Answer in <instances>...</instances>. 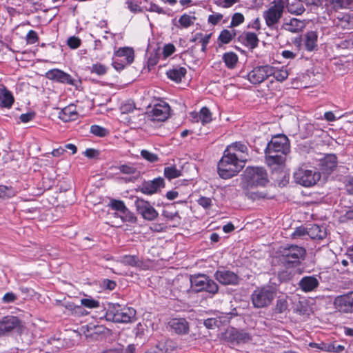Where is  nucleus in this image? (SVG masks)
I'll list each match as a JSON object with an SVG mask.
<instances>
[{
    "mask_svg": "<svg viewBox=\"0 0 353 353\" xmlns=\"http://www.w3.org/2000/svg\"><path fill=\"white\" fill-rule=\"evenodd\" d=\"M306 250L297 245H287L279 249L278 256L279 263L287 269L299 266L305 260Z\"/></svg>",
    "mask_w": 353,
    "mask_h": 353,
    "instance_id": "nucleus-1",
    "label": "nucleus"
},
{
    "mask_svg": "<svg viewBox=\"0 0 353 353\" xmlns=\"http://www.w3.org/2000/svg\"><path fill=\"white\" fill-rule=\"evenodd\" d=\"M230 151L229 152L225 150L217 165L218 174L223 179L237 175L245 166V162L232 154Z\"/></svg>",
    "mask_w": 353,
    "mask_h": 353,
    "instance_id": "nucleus-2",
    "label": "nucleus"
},
{
    "mask_svg": "<svg viewBox=\"0 0 353 353\" xmlns=\"http://www.w3.org/2000/svg\"><path fill=\"white\" fill-rule=\"evenodd\" d=\"M136 310L131 307L109 303L105 317L107 321L118 323H128L136 321Z\"/></svg>",
    "mask_w": 353,
    "mask_h": 353,
    "instance_id": "nucleus-3",
    "label": "nucleus"
},
{
    "mask_svg": "<svg viewBox=\"0 0 353 353\" xmlns=\"http://www.w3.org/2000/svg\"><path fill=\"white\" fill-rule=\"evenodd\" d=\"M276 294L275 288L266 285L257 287L251 294L252 303L255 308H264L270 305Z\"/></svg>",
    "mask_w": 353,
    "mask_h": 353,
    "instance_id": "nucleus-4",
    "label": "nucleus"
},
{
    "mask_svg": "<svg viewBox=\"0 0 353 353\" xmlns=\"http://www.w3.org/2000/svg\"><path fill=\"white\" fill-rule=\"evenodd\" d=\"M268 182V174L263 168L248 167L243 172V185L264 187Z\"/></svg>",
    "mask_w": 353,
    "mask_h": 353,
    "instance_id": "nucleus-5",
    "label": "nucleus"
},
{
    "mask_svg": "<svg viewBox=\"0 0 353 353\" xmlns=\"http://www.w3.org/2000/svg\"><path fill=\"white\" fill-rule=\"evenodd\" d=\"M294 181L304 187L313 186L321 179V173L316 168L307 167L299 168L294 172Z\"/></svg>",
    "mask_w": 353,
    "mask_h": 353,
    "instance_id": "nucleus-6",
    "label": "nucleus"
},
{
    "mask_svg": "<svg viewBox=\"0 0 353 353\" xmlns=\"http://www.w3.org/2000/svg\"><path fill=\"white\" fill-rule=\"evenodd\" d=\"M282 0H274L269 8L263 12V18L269 28L277 24L283 16V3Z\"/></svg>",
    "mask_w": 353,
    "mask_h": 353,
    "instance_id": "nucleus-7",
    "label": "nucleus"
},
{
    "mask_svg": "<svg viewBox=\"0 0 353 353\" xmlns=\"http://www.w3.org/2000/svg\"><path fill=\"white\" fill-rule=\"evenodd\" d=\"M222 339L232 345L246 343L252 340L250 333L244 330H239L235 327H229L223 334Z\"/></svg>",
    "mask_w": 353,
    "mask_h": 353,
    "instance_id": "nucleus-8",
    "label": "nucleus"
},
{
    "mask_svg": "<svg viewBox=\"0 0 353 353\" xmlns=\"http://www.w3.org/2000/svg\"><path fill=\"white\" fill-rule=\"evenodd\" d=\"M114 55L117 58L113 60L112 65L119 72L134 61V50L132 48H121L114 52Z\"/></svg>",
    "mask_w": 353,
    "mask_h": 353,
    "instance_id": "nucleus-9",
    "label": "nucleus"
},
{
    "mask_svg": "<svg viewBox=\"0 0 353 353\" xmlns=\"http://www.w3.org/2000/svg\"><path fill=\"white\" fill-rule=\"evenodd\" d=\"M265 150H270V152H281L287 155L290 151V141L284 134L274 136L268 142Z\"/></svg>",
    "mask_w": 353,
    "mask_h": 353,
    "instance_id": "nucleus-10",
    "label": "nucleus"
},
{
    "mask_svg": "<svg viewBox=\"0 0 353 353\" xmlns=\"http://www.w3.org/2000/svg\"><path fill=\"white\" fill-rule=\"evenodd\" d=\"M134 205L138 214L141 215L145 220L152 221L159 216L158 212L148 201L137 197L134 201Z\"/></svg>",
    "mask_w": 353,
    "mask_h": 353,
    "instance_id": "nucleus-11",
    "label": "nucleus"
},
{
    "mask_svg": "<svg viewBox=\"0 0 353 353\" xmlns=\"http://www.w3.org/2000/svg\"><path fill=\"white\" fill-rule=\"evenodd\" d=\"M272 66L264 65L253 68L248 74V79L252 84H260L269 77H271Z\"/></svg>",
    "mask_w": 353,
    "mask_h": 353,
    "instance_id": "nucleus-12",
    "label": "nucleus"
},
{
    "mask_svg": "<svg viewBox=\"0 0 353 353\" xmlns=\"http://www.w3.org/2000/svg\"><path fill=\"white\" fill-rule=\"evenodd\" d=\"M333 304L338 311L346 314H352L353 292L336 296Z\"/></svg>",
    "mask_w": 353,
    "mask_h": 353,
    "instance_id": "nucleus-13",
    "label": "nucleus"
},
{
    "mask_svg": "<svg viewBox=\"0 0 353 353\" xmlns=\"http://www.w3.org/2000/svg\"><path fill=\"white\" fill-rule=\"evenodd\" d=\"M214 279L223 285H237L241 278L235 272L228 270H218L214 274Z\"/></svg>",
    "mask_w": 353,
    "mask_h": 353,
    "instance_id": "nucleus-14",
    "label": "nucleus"
},
{
    "mask_svg": "<svg viewBox=\"0 0 353 353\" xmlns=\"http://www.w3.org/2000/svg\"><path fill=\"white\" fill-rule=\"evenodd\" d=\"M165 187L164 179L161 177L156 178L152 181H145L136 190L140 191L144 194L152 195L157 193L161 188Z\"/></svg>",
    "mask_w": 353,
    "mask_h": 353,
    "instance_id": "nucleus-15",
    "label": "nucleus"
},
{
    "mask_svg": "<svg viewBox=\"0 0 353 353\" xmlns=\"http://www.w3.org/2000/svg\"><path fill=\"white\" fill-rule=\"evenodd\" d=\"M46 78L49 80L60 83H64L71 85H74V80L70 76V74L65 72L64 71L59 69H51L48 70L46 74Z\"/></svg>",
    "mask_w": 353,
    "mask_h": 353,
    "instance_id": "nucleus-16",
    "label": "nucleus"
},
{
    "mask_svg": "<svg viewBox=\"0 0 353 353\" xmlns=\"http://www.w3.org/2000/svg\"><path fill=\"white\" fill-rule=\"evenodd\" d=\"M320 277L312 275L303 276L298 283L299 288L305 293L315 291L320 285Z\"/></svg>",
    "mask_w": 353,
    "mask_h": 353,
    "instance_id": "nucleus-17",
    "label": "nucleus"
},
{
    "mask_svg": "<svg viewBox=\"0 0 353 353\" xmlns=\"http://www.w3.org/2000/svg\"><path fill=\"white\" fill-rule=\"evenodd\" d=\"M338 164L337 157L334 154H327L319 160V170L325 174H331Z\"/></svg>",
    "mask_w": 353,
    "mask_h": 353,
    "instance_id": "nucleus-18",
    "label": "nucleus"
},
{
    "mask_svg": "<svg viewBox=\"0 0 353 353\" xmlns=\"http://www.w3.org/2000/svg\"><path fill=\"white\" fill-rule=\"evenodd\" d=\"M168 325L171 330L178 335L187 334L190 331L189 323L184 318L172 319Z\"/></svg>",
    "mask_w": 353,
    "mask_h": 353,
    "instance_id": "nucleus-19",
    "label": "nucleus"
},
{
    "mask_svg": "<svg viewBox=\"0 0 353 353\" xmlns=\"http://www.w3.org/2000/svg\"><path fill=\"white\" fill-rule=\"evenodd\" d=\"M170 106L168 103H158L154 105L150 112L152 120L163 121L168 119L170 112Z\"/></svg>",
    "mask_w": 353,
    "mask_h": 353,
    "instance_id": "nucleus-20",
    "label": "nucleus"
},
{
    "mask_svg": "<svg viewBox=\"0 0 353 353\" xmlns=\"http://www.w3.org/2000/svg\"><path fill=\"white\" fill-rule=\"evenodd\" d=\"M20 320L14 316H6L0 319V336H3L19 326Z\"/></svg>",
    "mask_w": 353,
    "mask_h": 353,
    "instance_id": "nucleus-21",
    "label": "nucleus"
},
{
    "mask_svg": "<svg viewBox=\"0 0 353 353\" xmlns=\"http://www.w3.org/2000/svg\"><path fill=\"white\" fill-rule=\"evenodd\" d=\"M231 150V153L235 154L236 157H239L240 159L243 160L244 162H246L249 158L248 154V148L246 144L243 143L240 141H236L232 143L229 145L225 150L230 151Z\"/></svg>",
    "mask_w": 353,
    "mask_h": 353,
    "instance_id": "nucleus-22",
    "label": "nucleus"
},
{
    "mask_svg": "<svg viewBox=\"0 0 353 353\" xmlns=\"http://www.w3.org/2000/svg\"><path fill=\"white\" fill-rule=\"evenodd\" d=\"M265 163L268 166L281 165L286 159V155L283 154V153L270 152V150L265 149Z\"/></svg>",
    "mask_w": 353,
    "mask_h": 353,
    "instance_id": "nucleus-23",
    "label": "nucleus"
},
{
    "mask_svg": "<svg viewBox=\"0 0 353 353\" xmlns=\"http://www.w3.org/2000/svg\"><path fill=\"white\" fill-rule=\"evenodd\" d=\"M334 25L341 29L353 28V14H339L334 20Z\"/></svg>",
    "mask_w": 353,
    "mask_h": 353,
    "instance_id": "nucleus-24",
    "label": "nucleus"
},
{
    "mask_svg": "<svg viewBox=\"0 0 353 353\" xmlns=\"http://www.w3.org/2000/svg\"><path fill=\"white\" fill-rule=\"evenodd\" d=\"M327 235V229L324 225L313 224L308 228L307 236L312 239L323 240Z\"/></svg>",
    "mask_w": 353,
    "mask_h": 353,
    "instance_id": "nucleus-25",
    "label": "nucleus"
},
{
    "mask_svg": "<svg viewBox=\"0 0 353 353\" xmlns=\"http://www.w3.org/2000/svg\"><path fill=\"white\" fill-rule=\"evenodd\" d=\"M77 116L76 106L73 104H70L60 110L58 114V117L64 122L74 121L77 119Z\"/></svg>",
    "mask_w": 353,
    "mask_h": 353,
    "instance_id": "nucleus-26",
    "label": "nucleus"
},
{
    "mask_svg": "<svg viewBox=\"0 0 353 353\" xmlns=\"http://www.w3.org/2000/svg\"><path fill=\"white\" fill-rule=\"evenodd\" d=\"M14 102V98L12 92L6 88H0V106L10 108Z\"/></svg>",
    "mask_w": 353,
    "mask_h": 353,
    "instance_id": "nucleus-27",
    "label": "nucleus"
},
{
    "mask_svg": "<svg viewBox=\"0 0 353 353\" xmlns=\"http://www.w3.org/2000/svg\"><path fill=\"white\" fill-rule=\"evenodd\" d=\"M240 39L245 46L248 47L251 50L256 48L259 42L257 35L251 32H248L245 33L244 36H241Z\"/></svg>",
    "mask_w": 353,
    "mask_h": 353,
    "instance_id": "nucleus-28",
    "label": "nucleus"
},
{
    "mask_svg": "<svg viewBox=\"0 0 353 353\" xmlns=\"http://www.w3.org/2000/svg\"><path fill=\"white\" fill-rule=\"evenodd\" d=\"M207 276L205 274H197L191 276V287L195 292H200L203 291V285L207 279Z\"/></svg>",
    "mask_w": 353,
    "mask_h": 353,
    "instance_id": "nucleus-29",
    "label": "nucleus"
},
{
    "mask_svg": "<svg viewBox=\"0 0 353 353\" xmlns=\"http://www.w3.org/2000/svg\"><path fill=\"white\" fill-rule=\"evenodd\" d=\"M187 70L184 67H176L167 71L168 77L176 82H180L181 79L185 77Z\"/></svg>",
    "mask_w": 353,
    "mask_h": 353,
    "instance_id": "nucleus-30",
    "label": "nucleus"
},
{
    "mask_svg": "<svg viewBox=\"0 0 353 353\" xmlns=\"http://www.w3.org/2000/svg\"><path fill=\"white\" fill-rule=\"evenodd\" d=\"M305 46L307 51H312L317 48V33L314 31L307 32L305 35Z\"/></svg>",
    "mask_w": 353,
    "mask_h": 353,
    "instance_id": "nucleus-31",
    "label": "nucleus"
},
{
    "mask_svg": "<svg viewBox=\"0 0 353 353\" xmlns=\"http://www.w3.org/2000/svg\"><path fill=\"white\" fill-rule=\"evenodd\" d=\"M242 187L244 194L252 201L259 200L266 196V194L263 192H254V189L258 187H247V185Z\"/></svg>",
    "mask_w": 353,
    "mask_h": 353,
    "instance_id": "nucleus-32",
    "label": "nucleus"
},
{
    "mask_svg": "<svg viewBox=\"0 0 353 353\" xmlns=\"http://www.w3.org/2000/svg\"><path fill=\"white\" fill-rule=\"evenodd\" d=\"M238 59V56L233 52H225L223 54V61L230 69H233L236 67Z\"/></svg>",
    "mask_w": 353,
    "mask_h": 353,
    "instance_id": "nucleus-33",
    "label": "nucleus"
},
{
    "mask_svg": "<svg viewBox=\"0 0 353 353\" xmlns=\"http://www.w3.org/2000/svg\"><path fill=\"white\" fill-rule=\"evenodd\" d=\"M118 169L123 174L132 175L134 179L140 176V172L131 163L121 165Z\"/></svg>",
    "mask_w": 353,
    "mask_h": 353,
    "instance_id": "nucleus-34",
    "label": "nucleus"
},
{
    "mask_svg": "<svg viewBox=\"0 0 353 353\" xmlns=\"http://www.w3.org/2000/svg\"><path fill=\"white\" fill-rule=\"evenodd\" d=\"M119 261L125 265L131 267H139L141 263L135 255H124L120 258Z\"/></svg>",
    "mask_w": 353,
    "mask_h": 353,
    "instance_id": "nucleus-35",
    "label": "nucleus"
},
{
    "mask_svg": "<svg viewBox=\"0 0 353 353\" xmlns=\"http://www.w3.org/2000/svg\"><path fill=\"white\" fill-rule=\"evenodd\" d=\"M203 291L212 295H214L219 292V285L214 281L208 276L205 284L203 285Z\"/></svg>",
    "mask_w": 353,
    "mask_h": 353,
    "instance_id": "nucleus-36",
    "label": "nucleus"
},
{
    "mask_svg": "<svg viewBox=\"0 0 353 353\" xmlns=\"http://www.w3.org/2000/svg\"><path fill=\"white\" fill-rule=\"evenodd\" d=\"M289 73L286 69H278L272 66L271 76L280 82L285 81L288 77Z\"/></svg>",
    "mask_w": 353,
    "mask_h": 353,
    "instance_id": "nucleus-37",
    "label": "nucleus"
},
{
    "mask_svg": "<svg viewBox=\"0 0 353 353\" xmlns=\"http://www.w3.org/2000/svg\"><path fill=\"white\" fill-rule=\"evenodd\" d=\"M80 302L81 305L89 309H95L100 307L99 301L94 299L90 296H85V298H82L80 300Z\"/></svg>",
    "mask_w": 353,
    "mask_h": 353,
    "instance_id": "nucleus-38",
    "label": "nucleus"
},
{
    "mask_svg": "<svg viewBox=\"0 0 353 353\" xmlns=\"http://www.w3.org/2000/svg\"><path fill=\"white\" fill-rule=\"evenodd\" d=\"M16 194L15 190L12 186L0 185V199H8Z\"/></svg>",
    "mask_w": 353,
    "mask_h": 353,
    "instance_id": "nucleus-39",
    "label": "nucleus"
},
{
    "mask_svg": "<svg viewBox=\"0 0 353 353\" xmlns=\"http://www.w3.org/2000/svg\"><path fill=\"white\" fill-rule=\"evenodd\" d=\"M174 203L168 205L163 210L162 215L170 220L174 219L175 217H179L178 211L174 210Z\"/></svg>",
    "mask_w": 353,
    "mask_h": 353,
    "instance_id": "nucleus-40",
    "label": "nucleus"
},
{
    "mask_svg": "<svg viewBox=\"0 0 353 353\" xmlns=\"http://www.w3.org/2000/svg\"><path fill=\"white\" fill-rule=\"evenodd\" d=\"M234 36L235 33L232 34L230 31L226 29L223 30L218 37V41L220 43L219 45L229 43Z\"/></svg>",
    "mask_w": 353,
    "mask_h": 353,
    "instance_id": "nucleus-41",
    "label": "nucleus"
},
{
    "mask_svg": "<svg viewBox=\"0 0 353 353\" xmlns=\"http://www.w3.org/2000/svg\"><path fill=\"white\" fill-rule=\"evenodd\" d=\"M181 175V172L175 166L165 167L164 168V176L169 180L177 178Z\"/></svg>",
    "mask_w": 353,
    "mask_h": 353,
    "instance_id": "nucleus-42",
    "label": "nucleus"
},
{
    "mask_svg": "<svg viewBox=\"0 0 353 353\" xmlns=\"http://www.w3.org/2000/svg\"><path fill=\"white\" fill-rule=\"evenodd\" d=\"M330 2L337 9H347L353 6V0H330Z\"/></svg>",
    "mask_w": 353,
    "mask_h": 353,
    "instance_id": "nucleus-43",
    "label": "nucleus"
},
{
    "mask_svg": "<svg viewBox=\"0 0 353 353\" xmlns=\"http://www.w3.org/2000/svg\"><path fill=\"white\" fill-rule=\"evenodd\" d=\"M110 205L112 209L118 211L123 214H126L128 212V208L122 201L113 199L111 201Z\"/></svg>",
    "mask_w": 353,
    "mask_h": 353,
    "instance_id": "nucleus-44",
    "label": "nucleus"
},
{
    "mask_svg": "<svg viewBox=\"0 0 353 353\" xmlns=\"http://www.w3.org/2000/svg\"><path fill=\"white\" fill-rule=\"evenodd\" d=\"M288 308V303L286 298L284 297H279L276 300V305H275V312L276 313H283L285 312Z\"/></svg>",
    "mask_w": 353,
    "mask_h": 353,
    "instance_id": "nucleus-45",
    "label": "nucleus"
},
{
    "mask_svg": "<svg viewBox=\"0 0 353 353\" xmlns=\"http://www.w3.org/2000/svg\"><path fill=\"white\" fill-rule=\"evenodd\" d=\"M195 19V17L184 14L179 18V23L183 28H187L194 23Z\"/></svg>",
    "mask_w": 353,
    "mask_h": 353,
    "instance_id": "nucleus-46",
    "label": "nucleus"
},
{
    "mask_svg": "<svg viewBox=\"0 0 353 353\" xmlns=\"http://www.w3.org/2000/svg\"><path fill=\"white\" fill-rule=\"evenodd\" d=\"M199 119L203 124L208 123L212 121V114L208 108L203 107L201 109Z\"/></svg>",
    "mask_w": 353,
    "mask_h": 353,
    "instance_id": "nucleus-47",
    "label": "nucleus"
},
{
    "mask_svg": "<svg viewBox=\"0 0 353 353\" xmlns=\"http://www.w3.org/2000/svg\"><path fill=\"white\" fill-rule=\"evenodd\" d=\"M90 132L95 136L99 137H104L108 134V130L100 125H92L90 127Z\"/></svg>",
    "mask_w": 353,
    "mask_h": 353,
    "instance_id": "nucleus-48",
    "label": "nucleus"
},
{
    "mask_svg": "<svg viewBox=\"0 0 353 353\" xmlns=\"http://www.w3.org/2000/svg\"><path fill=\"white\" fill-rule=\"evenodd\" d=\"M141 157L150 163H154L159 161V157L157 154L150 152L146 150H142L141 151Z\"/></svg>",
    "mask_w": 353,
    "mask_h": 353,
    "instance_id": "nucleus-49",
    "label": "nucleus"
},
{
    "mask_svg": "<svg viewBox=\"0 0 353 353\" xmlns=\"http://www.w3.org/2000/svg\"><path fill=\"white\" fill-rule=\"evenodd\" d=\"M90 71L92 73L101 76L107 72V68L103 64L97 63L92 65Z\"/></svg>",
    "mask_w": 353,
    "mask_h": 353,
    "instance_id": "nucleus-50",
    "label": "nucleus"
},
{
    "mask_svg": "<svg viewBox=\"0 0 353 353\" xmlns=\"http://www.w3.org/2000/svg\"><path fill=\"white\" fill-rule=\"evenodd\" d=\"M196 201L204 209H210L212 205V201L210 197L200 196Z\"/></svg>",
    "mask_w": 353,
    "mask_h": 353,
    "instance_id": "nucleus-51",
    "label": "nucleus"
},
{
    "mask_svg": "<svg viewBox=\"0 0 353 353\" xmlns=\"http://www.w3.org/2000/svg\"><path fill=\"white\" fill-rule=\"evenodd\" d=\"M244 21V16L239 12L234 13L232 17L230 27H236Z\"/></svg>",
    "mask_w": 353,
    "mask_h": 353,
    "instance_id": "nucleus-52",
    "label": "nucleus"
},
{
    "mask_svg": "<svg viewBox=\"0 0 353 353\" xmlns=\"http://www.w3.org/2000/svg\"><path fill=\"white\" fill-rule=\"evenodd\" d=\"M324 347H321L322 350L326 352H340L344 350V347L341 345H334L333 344H322Z\"/></svg>",
    "mask_w": 353,
    "mask_h": 353,
    "instance_id": "nucleus-53",
    "label": "nucleus"
},
{
    "mask_svg": "<svg viewBox=\"0 0 353 353\" xmlns=\"http://www.w3.org/2000/svg\"><path fill=\"white\" fill-rule=\"evenodd\" d=\"M81 39L75 36L69 37L67 41V44L71 49L78 48L81 46Z\"/></svg>",
    "mask_w": 353,
    "mask_h": 353,
    "instance_id": "nucleus-54",
    "label": "nucleus"
},
{
    "mask_svg": "<svg viewBox=\"0 0 353 353\" xmlns=\"http://www.w3.org/2000/svg\"><path fill=\"white\" fill-rule=\"evenodd\" d=\"M294 311L299 314H305L307 312L306 303L301 301H298L294 304Z\"/></svg>",
    "mask_w": 353,
    "mask_h": 353,
    "instance_id": "nucleus-55",
    "label": "nucleus"
},
{
    "mask_svg": "<svg viewBox=\"0 0 353 353\" xmlns=\"http://www.w3.org/2000/svg\"><path fill=\"white\" fill-rule=\"evenodd\" d=\"M300 23L301 21L299 19L294 18L290 20V23L287 24V30L291 32H296L300 29Z\"/></svg>",
    "mask_w": 353,
    "mask_h": 353,
    "instance_id": "nucleus-56",
    "label": "nucleus"
},
{
    "mask_svg": "<svg viewBox=\"0 0 353 353\" xmlns=\"http://www.w3.org/2000/svg\"><path fill=\"white\" fill-rule=\"evenodd\" d=\"M83 305H69L67 306L69 309L72 310L75 314H79L80 316H85L89 314L88 311H86L83 307Z\"/></svg>",
    "mask_w": 353,
    "mask_h": 353,
    "instance_id": "nucleus-57",
    "label": "nucleus"
},
{
    "mask_svg": "<svg viewBox=\"0 0 353 353\" xmlns=\"http://www.w3.org/2000/svg\"><path fill=\"white\" fill-rule=\"evenodd\" d=\"M39 40V37L37 33L33 30H30L27 35H26V41L29 44H34Z\"/></svg>",
    "mask_w": 353,
    "mask_h": 353,
    "instance_id": "nucleus-58",
    "label": "nucleus"
},
{
    "mask_svg": "<svg viewBox=\"0 0 353 353\" xmlns=\"http://www.w3.org/2000/svg\"><path fill=\"white\" fill-rule=\"evenodd\" d=\"M308 228L299 227L296 228L292 233L293 238L303 237L307 235Z\"/></svg>",
    "mask_w": 353,
    "mask_h": 353,
    "instance_id": "nucleus-59",
    "label": "nucleus"
},
{
    "mask_svg": "<svg viewBox=\"0 0 353 353\" xmlns=\"http://www.w3.org/2000/svg\"><path fill=\"white\" fill-rule=\"evenodd\" d=\"M123 345L118 343L116 346L104 350L101 353H123Z\"/></svg>",
    "mask_w": 353,
    "mask_h": 353,
    "instance_id": "nucleus-60",
    "label": "nucleus"
},
{
    "mask_svg": "<svg viewBox=\"0 0 353 353\" xmlns=\"http://www.w3.org/2000/svg\"><path fill=\"white\" fill-rule=\"evenodd\" d=\"M223 19V14L220 13H214L209 15L208 21L212 25H216Z\"/></svg>",
    "mask_w": 353,
    "mask_h": 353,
    "instance_id": "nucleus-61",
    "label": "nucleus"
},
{
    "mask_svg": "<svg viewBox=\"0 0 353 353\" xmlns=\"http://www.w3.org/2000/svg\"><path fill=\"white\" fill-rule=\"evenodd\" d=\"M83 154L88 159H97L99 156L100 152L94 148H88Z\"/></svg>",
    "mask_w": 353,
    "mask_h": 353,
    "instance_id": "nucleus-62",
    "label": "nucleus"
},
{
    "mask_svg": "<svg viewBox=\"0 0 353 353\" xmlns=\"http://www.w3.org/2000/svg\"><path fill=\"white\" fill-rule=\"evenodd\" d=\"M101 285L106 290H113L116 288L117 283L113 280L106 279L101 281Z\"/></svg>",
    "mask_w": 353,
    "mask_h": 353,
    "instance_id": "nucleus-63",
    "label": "nucleus"
},
{
    "mask_svg": "<svg viewBox=\"0 0 353 353\" xmlns=\"http://www.w3.org/2000/svg\"><path fill=\"white\" fill-rule=\"evenodd\" d=\"M345 188L348 194L353 195V177L348 176L345 179Z\"/></svg>",
    "mask_w": 353,
    "mask_h": 353,
    "instance_id": "nucleus-64",
    "label": "nucleus"
}]
</instances>
